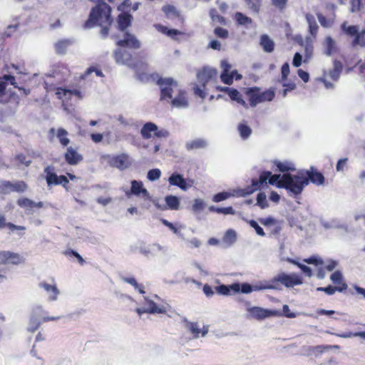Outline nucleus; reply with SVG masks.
Instances as JSON below:
<instances>
[{
	"mask_svg": "<svg viewBox=\"0 0 365 365\" xmlns=\"http://www.w3.org/2000/svg\"><path fill=\"white\" fill-rule=\"evenodd\" d=\"M307 175L308 178L303 175H292L290 173L273 175L270 171H264L260 174L259 180H252L251 186L245 190H240L239 195L244 196L252 194L255 191L260 190L261 187L267 181L270 185L285 188L294 195H299L309 181L318 185L324 183V178L321 173L307 171Z\"/></svg>",
	"mask_w": 365,
	"mask_h": 365,
	"instance_id": "nucleus-1",
	"label": "nucleus"
},
{
	"mask_svg": "<svg viewBox=\"0 0 365 365\" xmlns=\"http://www.w3.org/2000/svg\"><path fill=\"white\" fill-rule=\"evenodd\" d=\"M156 83L160 89V100L162 101H168L170 98H173V96L182 89L178 83L173 78H163L156 75Z\"/></svg>",
	"mask_w": 365,
	"mask_h": 365,
	"instance_id": "nucleus-2",
	"label": "nucleus"
},
{
	"mask_svg": "<svg viewBox=\"0 0 365 365\" xmlns=\"http://www.w3.org/2000/svg\"><path fill=\"white\" fill-rule=\"evenodd\" d=\"M156 300H160V298L154 294L151 297H144L142 307L136 308L135 311L140 316L143 314H165L166 313V307L163 304H158L155 302Z\"/></svg>",
	"mask_w": 365,
	"mask_h": 365,
	"instance_id": "nucleus-3",
	"label": "nucleus"
},
{
	"mask_svg": "<svg viewBox=\"0 0 365 365\" xmlns=\"http://www.w3.org/2000/svg\"><path fill=\"white\" fill-rule=\"evenodd\" d=\"M45 313L46 312L43 310L41 306H36L33 309L27 328L28 331L34 332L38 329L42 323L51 320H58L61 318V317H45Z\"/></svg>",
	"mask_w": 365,
	"mask_h": 365,
	"instance_id": "nucleus-4",
	"label": "nucleus"
},
{
	"mask_svg": "<svg viewBox=\"0 0 365 365\" xmlns=\"http://www.w3.org/2000/svg\"><path fill=\"white\" fill-rule=\"evenodd\" d=\"M272 282L274 284H277V287L281 289L279 283L284 285L286 287H293L295 285H299L302 284V278L297 274L292 273L290 274L284 272L279 273L272 279Z\"/></svg>",
	"mask_w": 365,
	"mask_h": 365,
	"instance_id": "nucleus-5",
	"label": "nucleus"
},
{
	"mask_svg": "<svg viewBox=\"0 0 365 365\" xmlns=\"http://www.w3.org/2000/svg\"><path fill=\"white\" fill-rule=\"evenodd\" d=\"M103 158L108 159V163L111 167L116 168L120 170L128 168L133 163L130 157L126 153H121L113 156L105 155Z\"/></svg>",
	"mask_w": 365,
	"mask_h": 365,
	"instance_id": "nucleus-6",
	"label": "nucleus"
},
{
	"mask_svg": "<svg viewBox=\"0 0 365 365\" xmlns=\"http://www.w3.org/2000/svg\"><path fill=\"white\" fill-rule=\"evenodd\" d=\"M130 193L135 196L141 197L144 202L150 201L151 195L149 192L143 187L141 181L133 180L130 182Z\"/></svg>",
	"mask_w": 365,
	"mask_h": 365,
	"instance_id": "nucleus-7",
	"label": "nucleus"
},
{
	"mask_svg": "<svg viewBox=\"0 0 365 365\" xmlns=\"http://www.w3.org/2000/svg\"><path fill=\"white\" fill-rule=\"evenodd\" d=\"M168 102L170 103L173 108L179 109L187 108L189 106L186 92L182 89L179 90L178 92L175 96H173V98H170Z\"/></svg>",
	"mask_w": 365,
	"mask_h": 365,
	"instance_id": "nucleus-8",
	"label": "nucleus"
},
{
	"mask_svg": "<svg viewBox=\"0 0 365 365\" xmlns=\"http://www.w3.org/2000/svg\"><path fill=\"white\" fill-rule=\"evenodd\" d=\"M116 44L120 47H128L133 49H138L141 46V43L137 37L128 32L123 34V38L118 40Z\"/></svg>",
	"mask_w": 365,
	"mask_h": 365,
	"instance_id": "nucleus-9",
	"label": "nucleus"
},
{
	"mask_svg": "<svg viewBox=\"0 0 365 365\" xmlns=\"http://www.w3.org/2000/svg\"><path fill=\"white\" fill-rule=\"evenodd\" d=\"M113 55L117 64L133 66L132 54L129 51L120 48L115 50Z\"/></svg>",
	"mask_w": 365,
	"mask_h": 365,
	"instance_id": "nucleus-10",
	"label": "nucleus"
},
{
	"mask_svg": "<svg viewBox=\"0 0 365 365\" xmlns=\"http://www.w3.org/2000/svg\"><path fill=\"white\" fill-rule=\"evenodd\" d=\"M274 97V92L272 90H267L262 93H254L250 96V104L252 107H255L257 104L271 101Z\"/></svg>",
	"mask_w": 365,
	"mask_h": 365,
	"instance_id": "nucleus-11",
	"label": "nucleus"
},
{
	"mask_svg": "<svg viewBox=\"0 0 365 365\" xmlns=\"http://www.w3.org/2000/svg\"><path fill=\"white\" fill-rule=\"evenodd\" d=\"M247 311L254 318L258 320H262L272 316H276L279 314L278 311L263 309L259 307H250L247 309Z\"/></svg>",
	"mask_w": 365,
	"mask_h": 365,
	"instance_id": "nucleus-12",
	"label": "nucleus"
},
{
	"mask_svg": "<svg viewBox=\"0 0 365 365\" xmlns=\"http://www.w3.org/2000/svg\"><path fill=\"white\" fill-rule=\"evenodd\" d=\"M184 322H185V328L193 335L195 339L199 338L200 335L203 337L208 332L207 327L203 326L201 329L197 322H188L187 319H185Z\"/></svg>",
	"mask_w": 365,
	"mask_h": 365,
	"instance_id": "nucleus-13",
	"label": "nucleus"
},
{
	"mask_svg": "<svg viewBox=\"0 0 365 365\" xmlns=\"http://www.w3.org/2000/svg\"><path fill=\"white\" fill-rule=\"evenodd\" d=\"M139 252L146 257H154L163 250V247L158 244L146 245L141 242L138 247Z\"/></svg>",
	"mask_w": 365,
	"mask_h": 365,
	"instance_id": "nucleus-14",
	"label": "nucleus"
},
{
	"mask_svg": "<svg viewBox=\"0 0 365 365\" xmlns=\"http://www.w3.org/2000/svg\"><path fill=\"white\" fill-rule=\"evenodd\" d=\"M217 76V70L212 68H204L202 71H199L197 74L198 81L202 85L203 87L205 84L214 77Z\"/></svg>",
	"mask_w": 365,
	"mask_h": 365,
	"instance_id": "nucleus-15",
	"label": "nucleus"
},
{
	"mask_svg": "<svg viewBox=\"0 0 365 365\" xmlns=\"http://www.w3.org/2000/svg\"><path fill=\"white\" fill-rule=\"evenodd\" d=\"M65 160L68 164L76 165L81 162L83 159L82 155L78 153L73 148L68 147L64 155Z\"/></svg>",
	"mask_w": 365,
	"mask_h": 365,
	"instance_id": "nucleus-16",
	"label": "nucleus"
},
{
	"mask_svg": "<svg viewBox=\"0 0 365 365\" xmlns=\"http://www.w3.org/2000/svg\"><path fill=\"white\" fill-rule=\"evenodd\" d=\"M170 185L178 186L181 190L185 191L191 185H187L183 176L179 173H173L168 178Z\"/></svg>",
	"mask_w": 365,
	"mask_h": 365,
	"instance_id": "nucleus-17",
	"label": "nucleus"
},
{
	"mask_svg": "<svg viewBox=\"0 0 365 365\" xmlns=\"http://www.w3.org/2000/svg\"><path fill=\"white\" fill-rule=\"evenodd\" d=\"M239 285L238 284H220L215 287V291L218 294L223 296H230L233 294L239 293Z\"/></svg>",
	"mask_w": 365,
	"mask_h": 365,
	"instance_id": "nucleus-18",
	"label": "nucleus"
},
{
	"mask_svg": "<svg viewBox=\"0 0 365 365\" xmlns=\"http://www.w3.org/2000/svg\"><path fill=\"white\" fill-rule=\"evenodd\" d=\"M39 287L43 289L48 294L49 301H56L60 294L59 290L55 284H50L45 282L39 283Z\"/></svg>",
	"mask_w": 365,
	"mask_h": 365,
	"instance_id": "nucleus-19",
	"label": "nucleus"
},
{
	"mask_svg": "<svg viewBox=\"0 0 365 365\" xmlns=\"http://www.w3.org/2000/svg\"><path fill=\"white\" fill-rule=\"evenodd\" d=\"M54 167L48 165L44 169V173L46 174V180L48 187L53 185H58L59 176H58L54 172Z\"/></svg>",
	"mask_w": 365,
	"mask_h": 365,
	"instance_id": "nucleus-20",
	"label": "nucleus"
},
{
	"mask_svg": "<svg viewBox=\"0 0 365 365\" xmlns=\"http://www.w3.org/2000/svg\"><path fill=\"white\" fill-rule=\"evenodd\" d=\"M259 45L263 51L267 53L273 52L275 47L274 41L267 34H262L260 36Z\"/></svg>",
	"mask_w": 365,
	"mask_h": 365,
	"instance_id": "nucleus-21",
	"label": "nucleus"
},
{
	"mask_svg": "<svg viewBox=\"0 0 365 365\" xmlns=\"http://www.w3.org/2000/svg\"><path fill=\"white\" fill-rule=\"evenodd\" d=\"M49 133L56 135L62 145L67 146L70 143V139L67 138L68 133L65 129L58 128L56 130L55 128H52L50 129Z\"/></svg>",
	"mask_w": 365,
	"mask_h": 365,
	"instance_id": "nucleus-22",
	"label": "nucleus"
},
{
	"mask_svg": "<svg viewBox=\"0 0 365 365\" xmlns=\"http://www.w3.org/2000/svg\"><path fill=\"white\" fill-rule=\"evenodd\" d=\"M324 46L325 47V54L328 56H331L334 53H336L338 50L336 41L331 37H326Z\"/></svg>",
	"mask_w": 365,
	"mask_h": 365,
	"instance_id": "nucleus-23",
	"label": "nucleus"
},
{
	"mask_svg": "<svg viewBox=\"0 0 365 365\" xmlns=\"http://www.w3.org/2000/svg\"><path fill=\"white\" fill-rule=\"evenodd\" d=\"M158 126L151 122L146 123L143 125L140 130V134L144 139H149L151 138V133L157 131Z\"/></svg>",
	"mask_w": 365,
	"mask_h": 365,
	"instance_id": "nucleus-24",
	"label": "nucleus"
},
{
	"mask_svg": "<svg viewBox=\"0 0 365 365\" xmlns=\"http://www.w3.org/2000/svg\"><path fill=\"white\" fill-rule=\"evenodd\" d=\"M133 16L129 14H120L118 18V29L120 31H124L131 24Z\"/></svg>",
	"mask_w": 365,
	"mask_h": 365,
	"instance_id": "nucleus-25",
	"label": "nucleus"
},
{
	"mask_svg": "<svg viewBox=\"0 0 365 365\" xmlns=\"http://www.w3.org/2000/svg\"><path fill=\"white\" fill-rule=\"evenodd\" d=\"M186 148L190 150H195L199 148H204L207 145V143L205 139L197 138L186 143Z\"/></svg>",
	"mask_w": 365,
	"mask_h": 365,
	"instance_id": "nucleus-26",
	"label": "nucleus"
},
{
	"mask_svg": "<svg viewBox=\"0 0 365 365\" xmlns=\"http://www.w3.org/2000/svg\"><path fill=\"white\" fill-rule=\"evenodd\" d=\"M343 65L341 61L335 60L334 61V68L329 71V76L333 80L336 81L341 73Z\"/></svg>",
	"mask_w": 365,
	"mask_h": 365,
	"instance_id": "nucleus-27",
	"label": "nucleus"
},
{
	"mask_svg": "<svg viewBox=\"0 0 365 365\" xmlns=\"http://www.w3.org/2000/svg\"><path fill=\"white\" fill-rule=\"evenodd\" d=\"M306 19L309 24V31L312 36H315L317 34L319 26L316 22L315 18L312 14H307Z\"/></svg>",
	"mask_w": 365,
	"mask_h": 365,
	"instance_id": "nucleus-28",
	"label": "nucleus"
},
{
	"mask_svg": "<svg viewBox=\"0 0 365 365\" xmlns=\"http://www.w3.org/2000/svg\"><path fill=\"white\" fill-rule=\"evenodd\" d=\"M165 201L169 209L173 210H178L180 208V200L178 197L175 195H167L165 197Z\"/></svg>",
	"mask_w": 365,
	"mask_h": 365,
	"instance_id": "nucleus-29",
	"label": "nucleus"
},
{
	"mask_svg": "<svg viewBox=\"0 0 365 365\" xmlns=\"http://www.w3.org/2000/svg\"><path fill=\"white\" fill-rule=\"evenodd\" d=\"M235 19L238 24V25L244 26L245 27H248L249 25L252 24V20L251 18L245 16L241 12H237L235 15Z\"/></svg>",
	"mask_w": 365,
	"mask_h": 365,
	"instance_id": "nucleus-30",
	"label": "nucleus"
},
{
	"mask_svg": "<svg viewBox=\"0 0 365 365\" xmlns=\"http://www.w3.org/2000/svg\"><path fill=\"white\" fill-rule=\"evenodd\" d=\"M120 279L123 282H125L133 286L134 289L135 290H138L140 294H145L144 287L142 284H139L134 277H121Z\"/></svg>",
	"mask_w": 365,
	"mask_h": 365,
	"instance_id": "nucleus-31",
	"label": "nucleus"
},
{
	"mask_svg": "<svg viewBox=\"0 0 365 365\" xmlns=\"http://www.w3.org/2000/svg\"><path fill=\"white\" fill-rule=\"evenodd\" d=\"M237 239V235L235 231L233 230H228L222 239V242L226 245V246L230 247L233 245Z\"/></svg>",
	"mask_w": 365,
	"mask_h": 365,
	"instance_id": "nucleus-32",
	"label": "nucleus"
},
{
	"mask_svg": "<svg viewBox=\"0 0 365 365\" xmlns=\"http://www.w3.org/2000/svg\"><path fill=\"white\" fill-rule=\"evenodd\" d=\"M56 94L57 96H60V97H62L61 95L63 94V95H68L69 96H76L79 99H81L83 98L81 92L78 89L69 90V89H64V88H58Z\"/></svg>",
	"mask_w": 365,
	"mask_h": 365,
	"instance_id": "nucleus-33",
	"label": "nucleus"
},
{
	"mask_svg": "<svg viewBox=\"0 0 365 365\" xmlns=\"http://www.w3.org/2000/svg\"><path fill=\"white\" fill-rule=\"evenodd\" d=\"M10 187V192H23L26 190L28 186L27 185L21 180H18L15 182H11Z\"/></svg>",
	"mask_w": 365,
	"mask_h": 365,
	"instance_id": "nucleus-34",
	"label": "nucleus"
},
{
	"mask_svg": "<svg viewBox=\"0 0 365 365\" xmlns=\"http://www.w3.org/2000/svg\"><path fill=\"white\" fill-rule=\"evenodd\" d=\"M112 22V19L110 18V20L108 23H103L102 24H100L98 21H96V20H93L90 24H89V26H87V21L86 22V26L87 28H91L93 27V26L95 25H98L102 27L101 29V34L102 35L103 37H106L108 34V26L110 25Z\"/></svg>",
	"mask_w": 365,
	"mask_h": 365,
	"instance_id": "nucleus-35",
	"label": "nucleus"
},
{
	"mask_svg": "<svg viewBox=\"0 0 365 365\" xmlns=\"http://www.w3.org/2000/svg\"><path fill=\"white\" fill-rule=\"evenodd\" d=\"M155 28L157 31L159 32L166 34L168 36L173 37L174 36H176L180 34V31L176 29H169L168 27L163 26L161 24H155Z\"/></svg>",
	"mask_w": 365,
	"mask_h": 365,
	"instance_id": "nucleus-36",
	"label": "nucleus"
},
{
	"mask_svg": "<svg viewBox=\"0 0 365 365\" xmlns=\"http://www.w3.org/2000/svg\"><path fill=\"white\" fill-rule=\"evenodd\" d=\"M314 51V46H313V42L309 37H307L305 40V44H304V51H305V60L304 61H307V60L310 59L312 56Z\"/></svg>",
	"mask_w": 365,
	"mask_h": 365,
	"instance_id": "nucleus-37",
	"label": "nucleus"
},
{
	"mask_svg": "<svg viewBox=\"0 0 365 365\" xmlns=\"http://www.w3.org/2000/svg\"><path fill=\"white\" fill-rule=\"evenodd\" d=\"M341 27L346 34L351 36H355L359 32H360L357 26H347L346 22H344Z\"/></svg>",
	"mask_w": 365,
	"mask_h": 365,
	"instance_id": "nucleus-38",
	"label": "nucleus"
},
{
	"mask_svg": "<svg viewBox=\"0 0 365 365\" xmlns=\"http://www.w3.org/2000/svg\"><path fill=\"white\" fill-rule=\"evenodd\" d=\"M72 43V41L65 39L59 41L56 43V50L58 53L63 54L66 52V48Z\"/></svg>",
	"mask_w": 365,
	"mask_h": 365,
	"instance_id": "nucleus-39",
	"label": "nucleus"
},
{
	"mask_svg": "<svg viewBox=\"0 0 365 365\" xmlns=\"http://www.w3.org/2000/svg\"><path fill=\"white\" fill-rule=\"evenodd\" d=\"M365 29L359 32L354 37L352 41V46H356L357 45L364 47L365 46Z\"/></svg>",
	"mask_w": 365,
	"mask_h": 365,
	"instance_id": "nucleus-40",
	"label": "nucleus"
},
{
	"mask_svg": "<svg viewBox=\"0 0 365 365\" xmlns=\"http://www.w3.org/2000/svg\"><path fill=\"white\" fill-rule=\"evenodd\" d=\"M209 210L210 211L224 215H235V211L233 210L232 207H216L215 206H210L209 207Z\"/></svg>",
	"mask_w": 365,
	"mask_h": 365,
	"instance_id": "nucleus-41",
	"label": "nucleus"
},
{
	"mask_svg": "<svg viewBox=\"0 0 365 365\" xmlns=\"http://www.w3.org/2000/svg\"><path fill=\"white\" fill-rule=\"evenodd\" d=\"M275 164H276V166L277 167L278 170L282 173L295 170L294 165L292 163H289L287 161L276 162Z\"/></svg>",
	"mask_w": 365,
	"mask_h": 365,
	"instance_id": "nucleus-42",
	"label": "nucleus"
},
{
	"mask_svg": "<svg viewBox=\"0 0 365 365\" xmlns=\"http://www.w3.org/2000/svg\"><path fill=\"white\" fill-rule=\"evenodd\" d=\"M238 131L243 139H247L252 134V129L248 125L243 123L239 124Z\"/></svg>",
	"mask_w": 365,
	"mask_h": 365,
	"instance_id": "nucleus-43",
	"label": "nucleus"
},
{
	"mask_svg": "<svg viewBox=\"0 0 365 365\" xmlns=\"http://www.w3.org/2000/svg\"><path fill=\"white\" fill-rule=\"evenodd\" d=\"M24 261V258L21 257L19 254L11 252L9 251L7 264H19L20 263H22Z\"/></svg>",
	"mask_w": 365,
	"mask_h": 365,
	"instance_id": "nucleus-44",
	"label": "nucleus"
},
{
	"mask_svg": "<svg viewBox=\"0 0 365 365\" xmlns=\"http://www.w3.org/2000/svg\"><path fill=\"white\" fill-rule=\"evenodd\" d=\"M247 7L252 11L253 13L257 14L259 11L261 3L259 0H245Z\"/></svg>",
	"mask_w": 365,
	"mask_h": 365,
	"instance_id": "nucleus-45",
	"label": "nucleus"
},
{
	"mask_svg": "<svg viewBox=\"0 0 365 365\" xmlns=\"http://www.w3.org/2000/svg\"><path fill=\"white\" fill-rule=\"evenodd\" d=\"M17 203L20 207L26 210L32 209L35 205V202L28 198H20Z\"/></svg>",
	"mask_w": 365,
	"mask_h": 365,
	"instance_id": "nucleus-46",
	"label": "nucleus"
},
{
	"mask_svg": "<svg viewBox=\"0 0 365 365\" xmlns=\"http://www.w3.org/2000/svg\"><path fill=\"white\" fill-rule=\"evenodd\" d=\"M257 205L259 206L262 209H264L268 207L267 201V196L264 192H259L257 196Z\"/></svg>",
	"mask_w": 365,
	"mask_h": 365,
	"instance_id": "nucleus-47",
	"label": "nucleus"
},
{
	"mask_svg": "<svg viewBox=\"0 0 365 365\" xmlns=\"http://www.w3.org/2000/svg\"><path fill=\"white\" fill-rule=\"evenodd\" d=\"M234 73H237L236 70L231 71L230 73H221L220 78L224 83L227 84V85H231L233 82Z\"/></svg>",
	"mask_w": 365,
	"mask_h": 365,
	"instance_id": "nucleus-48",
	"label": "nucleus"
},
{
	"mask_svg": "<svg viewBox=\"0 0 365 365\" xmlns=\"http://www.w3.org/2000/svg\"><path fill=\"white\" fill-rule=\"evenodd\" d=\"M253 291H260L262 289H279L277 284H274L270 279L269 282H266V286H261V284H256L252 286Z\"/></svg>",
	"mask_w": 365,
	"mask_h": 365,
	"instance_id": "nucleus-49",
	"label": "nucleus"
},
{
	"mask_svg": "<svg viewBox=\"0 0 365 365\" xmlns=\"http://www.w3.org/2000/svg\"><path fill=\"white\" fill-rule=\"evenodd\" d=\"M350 4L351 11L356 12L359 11L363 5L365 4V0H350Z\"/></svg>",
	"mask_w": 365,
	"mask_h": 365,
	"instance_id": "nucleus-50",
	"label": "nucleus"
},
{
	"mask_svg": "<svg viewBox=\"0 0 365 365\" xmlns=\"http://www.w3.org/2000/svg\"><path fill=\"white\" fill-rule=\"evenodd\" d=\"M161 176V171L158 168L151 169L148 172L147 178L150 181H155Z\"/></svg>",
	"mask_w": 365,
	"mask_h": 365,
	"instance_id": "nucleus-51",
	"label": "nucleus"
},
{
	"mask_svg": "<svg viewBox=\"0 0 365 365\" xmlns=\"http://www.w3.org/2000/svg\"><path fill=\"white\" fill-rule=\"evenodd\" d=\"M11 182L0 180V195H6L10 193Z\"/></svg>",
	"mask_w": 365,
	"mask_h": 365,
	"instance_id": "nucleus-52",
	"label": "nucleus"
},
{
	"mask_svg": "<svg viewBox=\"0 0 365 365\" xmlns=\"http://www.w3.org/2000/svg\"><path fill=\"white\" fill-rule=\"evenodd\" d=\"M336 336L344 339L350 338L351 336H359L363 339H365V331L346 332L341 334H336Z\"/></svg>",
	"mask_w": 365,
	"mask_h": 365,
	"instance_id": "nucleus-53",
	"label": "nucleus"
},
{
	"mask_svg": "<svg viewBox=\"0 0 365 365\" xmlns=\"http://www.w3.org/2000/svg\"><path fill=\"white\" fill-rule=\"evenodd\" d=\"M288 261L292 262V263H294V264H297L302 269V271L306 274V276L309 277H312V269H311V268L309 267L306 266V265L302 264H300L299 262H297L294 260H292L290 259H288Z\"/></svg>",
	"mask_w": 365,
	"mask_h": 365,
	"instance_id": "nucleus-54",
	"label": "nucleus"
},
{
	"mask_svg": "<svg viewBox=\"0 0 365 365\" xmlns=\"http://www.w3.org/2000/svg\"><path fill=\"white\" fill-rule=\"evenodd\" d=\"M162 11L168 16H177L178 12L176 9L171 5L164 6L162 8Z\"/></svg>",
	"mask_w": 365,
	"mask_h": 365,
	"instance_id": "nucleus-55",
	"label": "nucleus"
},
{
	"mask_svg": "<svg viewBox=\"0 0 365 365\" xmlns=\"http://www.w3.org/2000/svg\"><path fill=\"white\" fill-rule=\"evenodd\" d=\"M234 284L239 285V292H242L243 294H249L253 292L252 286L248 283H234Z\"/></svg>",
	"mask_w": 365,
	"mask_h": 365,
	"instance_id": "nucleus-56",
	"label": "nucleus"
},
{
	"mask_svg": "<svg viewBox=\"0 0 365 365\" xmlns=\"http://www.w3.org/2000/svg\"><path fill=\"white\" fill-rule=\"evenodd\" d=\"M231 195H232L227 192H219L213 196L212 200L215 202H219L229 198Z\"/></svg>",
	"mask_w": 365,
	"mask_h": 365,
	"instance_id": "nucleus-57",
	"label": "nucleus"
},
{
	"mask_svg": "<svg viewBox=\"0 0 365 365\" xmlns=\"http://www.w3.org/2000/svg\"><path fill=\"white\" fill-rule=\"evenodd\" d=\"M214 34L219 38H227L229 35V32L226 29L222 27H217L214 30Z\"/></svg>",
	"mask_w": 365,
	"mask_h": 365,
	"instance_id": "nucleus-58",
	"label": "nucleus"
},
{
	"mask_svg": "<svg viewBox=\"0 0 365 365\" xmlns=\"http://www.w3.org/2000/svg\"><path fill=\"white\" fill-rule=\"evenodd\" d=\"M249 224L252 228L255 229L256 233L258 235H260L262 237L265 235V233H264L263 229L258 225V223L255 220H250Z\"/></svg>",
	"mask_w": 365,
	"mask_h": 365,
	"instance_id": "nucleus-59",
	"label": "nucleus"
},
{
	"mask_svg": "<svg viewBox=\"0 0 365 365\" xmlns=\"http://www.w3.org/2000/svg\"><path fill=\"white\" fill-rule=\"evenodd\" d=\"M330 279L335 284H339L342 282V274L339 271H335L331 274Z\"/></svg>",
	"mask_w": 365,
	"mask_h": 365,
	"instance_id": "nucleus-60",
	"label": "nucleus"
},
{
	"mask_svg": "<svg viewBox=\"0 0 365 365\" xmlns=\"http://www.w3.org/2000/svg\"><path fill=\"white\" fill-rule=\"evenodd\" d=\"M168 227L170 230H172L180 239H181L182 240H185L183 233L180 230V228L182 227L181 225H180L179 227H177L175 225H174L173 223H171Z\"/></svg>",
	"mask_w": 365,
	"mask_h": 365,
	"instance_id": "nucleus-61",
	"label": "nucleus"
},
{
	"mask_svg": "<svg viewBox=\"0 0 365 365\" xmlns=\"http://www.w3.org/2000/svg\"><path fill=\"white\" fill-rule=\"evenodd\" d=\"M204 201L201 199H195L192 205V210L195 212L201 211L204 209Z\"/></svg>",
	"mask_w": 365,
	"mask_h": 365,
	"instance_id": "nucleus-62",
	"label": "nucleus"
},
{
	"mask_svg": "<svg viewBox=\"0 0 365 365\" xmlns=\"http://www.w3.org/2000/svg\"><path fill=\"white\" fill-rule=\"evenodd\" d=\"M184 241L186 242L187 245L190 248L193 247H199L201 245V242L197 238H192L191 240H185Z\"/></svg>",
	"mask_w": 365,
	"mask_h": 365,
	"instance_id": "nucleus-63",
	"label": "nucleus"
},
{
	"mask_svg": "<svg viewBox=\"0 0 365 365\" xmlns=\"http://www.w3.org/2000/svg\"><path fill=\"white\" fill-rule=\"evenodd\" d=\"M318 20L320 24L325 28L330 27L331 26V23L330 21L327 20V18L321 14H317Z\"/></svg>",
	"mask_w": 365,
	"mask_h": 365,
	"instance_id": "nucleus-64",
	"label": "nucleus"
}]
</instances>
